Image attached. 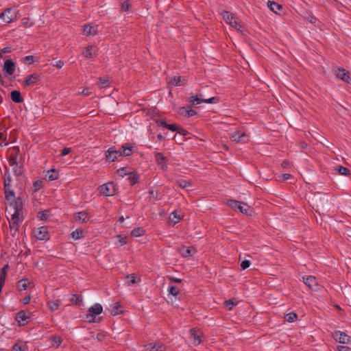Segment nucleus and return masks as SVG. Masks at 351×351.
<instances>
[{
	"instance_id": "obj_44",
	"label": "nucleus",
	"mask_w": 351,
	"mask_h": 351,
	"mask_svg": "<svg viewBox=\"0 0 351 351\" xmlns=\"http://www.w3.org/2000/svg\"><path fill=\"white\" fill-rule=\"evenodd\" d=\"M28 287V282L26 279H22L18 282V288L20 290H26Z\"/></svg>"
},
{
	"instance_id": "obj_41",
	"label": "nucleus",
	"mask_w": 351,
	"mask_h": 351,
	"mask_svg": "<svg viewBox=\"0 0 351 351\" xmlns=\"http://www.w3.org/2000/svg\"><path fill=\"white\" fill-rule=\"evenodd\" d=\"M167 291L169 293L172 295L173 296H177L180 293L179 289L177 287L173 286L172 285H169Z\"/></svg>"
},
{
	"instance_id": "obj_18",
	"label": "nucleus",
	"mask_w": 351,
	"mask_h": 351,
	"mask_svg": "<svg viewBox=\"0 0 351 351\" xmlns=\"http://www.w3.org/2000/svg\"><path fill=\"white\" fill-rule=\"evenodd\" d=\"M97 32V25L87 24L84 26L83 33L86 36H95Z\"/></svg>"
},
{
	"instance_id": "obj_49",
	"label": "nucleus",
	"mask_w": 351,
	"mask_h": 351,
	"mask_svg": "<svg viewBox=\"0 0 351 351\" xmlns=\"http://www.w3.org/2000/svg\"><path fill=\"white\" fill-rule=\"evenodd\" d=\"M43 182L41 180L34 181L33 183V190L34 192L38 191L42 187Z\"/></svg>"
},
{
	"instance_id": "obj_8",
	"label": "nucleus",
	"mask_w": 351,
	"mask_h": 351,
	"mask_svg": "<svg viewBox=\"0 0 351 351\" xmlns=\"http://www.w3.org/2000/svg\"><path fill=\"white\" fill-rule=\"evenodd\" d=\"M29 314L30 313L29 312L25 311H21L19 312L15 317V320L18 323V325L21 326L28 324V322L31 319Z\"/></svg>"
},
{
	"instance_id": "obj_63",
	"label": "nucleus",
	"mask_w": 351,
	"mask_h": 351,
	"mask_svg": "<svg viewBox=\"0 0 351 351\" xmlns=\"http://www.w3.org/2000/svg\"><path fill=\"white\" fill-rule=\"evenodd\" d=\"M64 63L62 60H58V62H56L55 66L57 68L61 69L64 66Z\"/></svg>"
},
{
	"instance_id": "obj_40",
	"label": "nucleus",
	"mask_w": 351,
	"mask_h": 351,
	"mask_svg": "<svg viewBox=\"0 0 351 351\" xmlns=\"http://www.w3.org/2000/svg\"><path fill=\"white\" fill-rule=\"evenodd\" d=\"M144 234L145 230L143 228H136L131 232L132 236L135 237L143 236Z\"/></svg>"
},
{
	"instance_id": "obj_31",
	"label": "nucleus",
	"mask_w": 351,
	"mask_h": 351,
	"mask_svg": "<svg viewBox=\"0 0 351 351\" xmlns=\"http://www.w3.org/2000/svg\"><path fill=\"white\" fill-rule=\"evenodd\" d=\"M176 184L181 189H186L192 186V182L191 181L182 179L176 180Z\"/></svg>"
},
{
	"instance_id": "obj_22",
	"label": "nucleus",
	"mask_w": 351,
	"mask_h": 351,
	"mask_svg": "<svg viewBox=\"0 0 351 351\" xmlns=\"http://www.w3.org/2000/svg\"><path fill=\"white\" fill-rule=\"evenodd\" d=\"M75 220L80 223H86L90 219L89 214L86 211H81L75 215Z\"/></svg>"
},
{
	"instance_id": "obj_34",
	"label": "nucleus",
	"mask_w": 351,
	"mask_h": 351,
	"mask_svg": "<svg viewBox=\"0 0 351 351\" xmlns=\"http://www.w3.org/2000/svg\"><path fill=\"white\" fill-rule=\"evenodd\" d=\"M120 152V156H130L132 154V147H125L122 146L119 149Z\"/></svg>"
},
{
	"instance_id": "obj_25",
	"label": "nucleus",
	"mask_w": 351,
	"mask_h": 351,
	"mask_svg": "<svg viewBox=\"0 0 351 351\" xmlns=\"http://www.w3.org/2000/svg\"><path fill=\"white\" fill-rule=\"evenodd\" d=\"M230 136L232 141L239 143L243 141V138L245 136V134L240 131H234L230 134Z\"/></svg>"
},
{
	"instance_id": "obj_20",
	"label": "nucleus",
	"mask_w": 351,
	"mask_h": 351,
	"mask_svg": "<svg viewBox=\"0 0 351 351\" xmlns=\"http://www.w3.org/2000/svg\"><path fill=\"white\" fill-rule=\"evenodd\" d=\"M4 188L6 199L8 201H14L15 198L14 193L13 191L10 190V184H7L6 180H5Z\"/></svg>"
},
{
	"instance_id": "obj_16",
	"label": "nucleus",
	"mask_w": 351,
	"mask_h": 351,
	"mask_svg": "<svg viewBox=\"0 0 351 351\" xmlns=\"http://www.w3.org/2000/svg\"><path fill=\"white\" fill-rule=\"evenodd\" d=\"M15 63L11 59L6 60L3 64V71L8 75H12L15 72Z\"/></svg>"
},
{
	"instance_id": "obj_57",
	"label": "nucleus",
	"mask_w": 351,
	"mask_h": 351,
	"mask_svg": "<svg viewBox=\"0 0 351 351\" xmlns=\"http://www.w3.org/2000/svg\"><path fill=\"white\" fill-rule=\"evenodd\" d=\"M338 351H351V348L345 346H339L337 348Z\"/></svg>"
},
{
	"instance_id": "obj_45",
	"label": "nucleus",
	"mask_w": 351,
	"mask_h": 351,
	"mask_svg": "<svg viewBox=\"0 0 351 351\" xmlns=\"http://www.w3.org/2000/svg\"><path fill=\"white\" fill-rule=\"evenodd\" d=\"M71 236L74 239H80L83 237V231L82 230L77 229L72 232Z\"/></svg>"
},
{
	"instance_id": "obj_11",
	"label": "nucleus",
	"mask_w": 351,
	"mask_h": 351,
	"mask_svg": "<svg viewBox=\"0 0 351 351\" xmlns=\"http://www.w3.org/2000/svg\"><path fill=\"white\" fill-rule=\"evenodd\" d=\"M332 336L337 341L342 344H348L350 340V337L346 333L339 330L335 331Z\"/></svg>"
},
{
	"instance_id": "obj_37",
	"label": "nucleus",
	"mask_w": 351,
	"mask_h": 351,
	"mask_svg": "<svg viewBox=\"0 0 351 351\" xmlns=\"http://www.w3.org/2000/svg\"><path fill=\"white\" fill-rule=\"evenodd\" d=\"M182 256L189 257L192 256V250L190 247H182L179 250Z\"/></svg>"
},
{
	"instance_id": "obj_17",
	"label": "nucleus",
	"mask_w": 351,
	"mask_h": 351,
	"mask_svg": "<svg viewBox=\"0 0 351 351\" xmlns=\"http://www.w3.org/2000/svg\"><path fill=\"white\" fill-rule=\"evenodd\" d=\"M119 156H120L119 150H116L112 147L109 148L106 152V158L110 162H114Z\"/></svg>"
},
{
	"instance_id": "obj_62",
	"label": "nucleus",
	"mask_w": 351,
	"mask_h": 351,
	"mask_svg": "<svg viewBox=\"0 0 351 351\" xmlns=\"http://www.w3.org/2000/svg\"><path fill=\"white\" fill-rule=\"evenodd\" d=\"M81 94L85 95V96H89L90 95V92L89 90V88H84L82 90V91L80 93Z\"/></svg>"
},
{
	"instance_id": "obj_56",
	"label": "nucleus",
	"mask_w": 351,
	"mask_h": 351,
	"mask_svg": "<svg viewBox=\"0 0 351 351\" xmlns=\"http://www.w3.org/2000/svg\"><path fill=\"white\" fill-rule=\"evenodd\" d=\"M25 62L28 64H32L35 62L34 57L33 56H27L25 57Z\"/></svg>"
},
{
	"instance_id": "obj_12",
	"label": "nucleus",
	"mask_w": 351,
	"mask_h": 351,
	"mask_svg": "<svg viewBox=\"0 0 351 351\" xmlns=\"http://www.w3.org/2000/svg\"><path fill=\"white\" fill-rule=\"evenodd\" d=\"M335 75L337 78L340 79L343 82L350 84L351 77L350 76L349 72L346 71L343 68H338L335 71Z\"/></svg>"
},
{
	"instance_id": "obj_28",
	"label": "nucleus",
	"mask_w": 351,
	"mask_h": 351,
	"mask_svg": "<svg viewBox=\"0 0 351 351\" xmlns=\"http://www.w3.org/2000/svg\"><path fill=\"white\" fill-rule=\"evenodd\" d=\"M179 112L181 114L186 115L189 117H193L197 114L196 111L186 107L180 108Z\"/></svg>"
},
{
	"instance_id": "obj_13",
	"label": "nucleus",
	"mask_w": 351,
	"mask_h": 351,
	"mask_svg": "<svg viewBox=\"0 0 351 351\" xmlns=\"http://www.w3.org/2000/svg\"><path fill=\"white\" fill-rule=\"evenodd\" d=\"M302 280L311 289L314 291L317 290L318 283L315 277L313 276H304L302 277Z\"/></svg>"
},
{
	"instance_id": "obj_32",
	"label": "nucleus",
	"mask_w": 351,
	"mask_h": 351,
	"mask_svg": "<svg viewBox=\"0 0 351 351\" xmlns=\"http://www.w3.org/2000/svg\"><path fill=\"white\" fill-rule=\"evenodd\" d=\"M267 5L269 8L275 13H277L279 10L282 9V6L274 1H269L267 3Z\"/></svg>"
},
{
	"instance_id": "obj_19",
	"label": "nucleus",
	"mask_w": 351,
	"mask_h": 351,
	"mask_svg": "<svg viewBox=\"0 0 351 351\" xmlns=\"http://www.w3.org/2000/svg\"><path fill=\"white\" fill-rule=\"evenodd\" d=\"M40 80V77L39 75L36 74V73L32 74V75H29L28 77H27V78L25 79V80L24 82V86H33V85L36 84Z\"/></svg>"
},
{
	"instance_id": "obj_5",
	"label": "nucleus",
	"mask_w": 351,
	"mask_h": 351,
	"mask_svg": "<svg viewBox=\"0 0 351 351\" xmlns=\"http://www.w3.org/2000/svg\"><path fill=\"white\" fill-rule=\"evenodd\" d=\"M227 204L232 208L239 210L241 213H244L247 215H251L252 210L246 204L237 200H228Z\"/></svg>"
},
{
	"instance_id": "obj_6",
	"label": "nucleus",
	"mask_w": 351,
	"mask_h": 351,
	"mask_svg": "<svg viewBox=\"0 0 351 351\" xmlns=\"http://www.w3.org/2000/svg\"><path fill=\"white\" fill-rule=\"evenodd\" d=\"M18 12H14L12 8H6L0 14V19L7 23H10L17 19Z\"/></svg>"
},
{
	"instance_id": "obj_54",
	"label": "nucleus",
	"mask_w": 351,
	"mask_h": 351,
	"mask_svg": "<svg viewBox=\"0 0 351 351\" xmlns=\"http://www.w3.org/2000/svg\"><path fill=\"white\" fill-rule=\"evenodd\" d=\"M22 25L25 27H29L32 25V23L29 21V19L24 18L22 20Z\"/></svg>"
},
{
	"instance_id": "obj_10",
	"label": "nucleus",
	"mask_w": 351,
	"mask_h": 351,
	"mask_svg": "<svg viewBox=\"0 0 351 351\" xmlns=\"http://www.w3.org/2000/svg\"><path fill=\"white\" fill-rule=\"evenodd\" d=\"M13 151L15 152L14 154H11L9 158V164L11 167H13V170L14 173L17 175L21 173L20 169H18V163H17V157L16 155L19 152L18 148H14Z\"/></svg>"
},
{
	"instance_id": "obj_51",
	"label": "nucleus",
	"mask_w": 351,
	"mask_h": 351,
	"mask_svg": "<svg viewBox=\"0 0 351 351\" xmlns=\"http://www.w3.org/2000/svg\"><path fill=\"white\" fill-rule=\"evenodd\" d=\"M72 301L75 302L77 304L81 305L83 303L82 297L77 295H73L72 297Z\"/></svg>"
},
{
	"instance_id": "obj_1",
	"label": "nucleus",
	"mask_w": 351,
	"mask_h": 351,
	"mask_svg": "<svg viewBox=\"0 0 351 351\" xmlns=\"http://www.w3.org/2000/svg\"><path fill=\"white\" fill-rule=\"evenodd\" d=\"M224 21L237 30H240L241 24L240 19L233 13L222 10L220 13Z\"/></svg>"
},
{
	"instance_id": "obj_4",
	"label": "nucleus",
	"mask_w": 351,
	"mask_h": 351,
	"mask_svg": "<svg viewBox=\"0 0 351 351\" xmlns=\"http://www.w3.org/2000/svg\"><path fill=\"white\" fill-rule=\"evenodd\" d=\"M22 221L23 215L21 208L16 206L14 208V213L12 215L11 219L9 220L10 228L14 229L16 231Z\"/></svg>"
},
{
	"instance_id": "obj_9",
	"label": "nucleus",
	"mask_w": 351,
	"mask_h": 351,
	"mask_svg": "<svg viewBox=\"0 0 351 351\" xmlns=\"http://www.w3.org/2000/svg\"><path fill=\"white\" fill-rule=\"evenodd\" d=\"M34 236L38 240H47L49 239V232L47 228L45 226H40L35 228L33 232Z\"/></svg>"
},
{
	"instance_id": "obj_53",
	"label": "nucleus",
	"mask_w": 351,
	"mask_h": 351,
	"mask_svg": "<svg viewBox=\"0 0 351 351\" xmlns=\"http://www.w3.org/2000/svg\"><path fill=\"white\" fill-rule=\"evenodd\" d=\"M117 237L118 241L121 245H123L127 243L126 237H123V236L119 234Z\"/></svg>"
},
{
	"instance_id": "obj_36",
	"label": "nucleus",
	"mask_w": 351,
	"mask_h": 351,
	"mask_svg": "<svg viewBox=\"0 0 351 351\" xmlns=\"http://www.w3.org/2000/svg\"><path fill=\"white\" fill-rule=\"evenodd\" d=\"M121 307V304L119 302H116L112 306L111 314L112 315H117L121 313L122 311L120 309Z\"/></svg>"
},
{
	"instance_id": "obj_14",
	"label": "nucleus",
	"mask_w": 351,
	"mask_h": 351,
	"mask_svg": "<svg viewBox=\"0 0 351 351\" xmlns=\"http://www.w3.org/2000/svg\"><path fill=\"white\" fill-rule=\"evenodd\" d=\"M190 335L195 346H198L202 343V332L200 330L191 328L190 330Z\"/></svg>"
},
{
	"instance_id": "obj_27",
	"label": "nucleus",
	"mask_w": 351,
	"mask_h": 351,
	"mask_svg": "<svg viewBox=\"0 0 351 351\" xmlns=\"http://www.w3.org/2000/svg\"><path fill=\"white\" fill-rule=\"evenodd\" d=\"M10 97L12 100L16 104L21 103L23 101L21 93L18 90H12L10 93Z\"/></svg>"
},
{
	"instance_id": "obj_3",
	"label": "nucleus",
	"mask_w": 351,
	"mask_h": 351,
	"mask_svg": "<svg viewBox=\"0 0 351 351\" xmlns=\"http://www.w3.org/2000/svg\"><path fill=\"white\" fill-rule=\"evenodd\" d=\"M189 101L192 105L195 106L202 103L217 104L219 99L217 97H212L210 98L206 99L204 98V95L202 93H199L196 95L191 96Z\"/></svg>"
},
{
	"instance_id": "obj_43",
	"label": "nucleus",
	"mask_w": 351,
	"mask_h": 351,
	"mask_svg": "<svg viewBox=\"0 0 351 351\" xmlns=\"http://www.w3.org/2000/svg\"><path fill=\"white\" fill-rule=\"evenodd\" d=\"M131 8V3L129 2V0H125L121 3V11L122 12H128Z\"/></svg>"
},
{
	"instance_id": "obj_2",
	"label": "nucleus",
	"mask_w": 351,
	"mask_h": 351,
	"mask_svg": "<svg viewBox=\"0 0 351 351\" xmlns=\"http://www.w3.org/2000/svg\"><path fill=\"white\" fill-rule=\"evenodd\" d=\"M102 311V306L99 303H96L88 309L87 313L85 315V319L89 323L98 322L99 319H97V317L99 315Z\"/></svg>"
},
{
	"instance_id": "obj_47",
	"label": "nucleus",
	"mask_w": 351,
	"mask_h": 351,
	"mask_svg": "<svg viewBox=\"0 0 351 351\" xmlns=\"http://www.w3.org/2000/svg\"><path fill=\"white\" fill-rule=\"evenodd\" d=\"M47 176L50 181H53L58 179L57 175L54 173V169H51L47 171Z\"/></svg>"
},
{
	"instance_id": "obj_15",
	"label": "nucleus",
	"mask_w": 351,
	"mask_h": 351,
	"mask_svg": "<svg viewBox=\"0 0 351 351\" xmlns=\"http://www.w3.org/2000/svg\"><path fill=\"white\" fill-rule=\"evenodd\" d=\"M154 157L157 165L160 167V169L162 170H166L167 168V159L162 155V154L156 152L154 154Z\"/></svg>"
},
{
	"instance_id": "obj_24",
	"label": "nucleus",
	"mask_w": 351,
	"mask_h": 351,
	"mask_svg": "<svg viewBox=\"0 0 351 351\" xmlns=\"http://www.w3.org/2000/svg\"><path fill=\"white\" fill-rule=\"evenodd\" d=\"M125 280V283L129 286L141 282V278L139 277H137L134 274H129L126 276Z\"/></svg>"
},
{
	"instance_id": "obj_58",
	"label": "nucleus",
	"mask_w": 351,
	"mask_h": 351,
	"mask_svg": "<svg viewBox=\"0 0 351 351\" xmlns=\"http://www.w3.org/2000/svg\"><path fill=\"white\" fill-rule=\"evenodd\" d=\"M225 304L229 310L232 309V306L234 305V302L232 300L226 301Z\"/></svg>"
},
{
	"instance_id": "obj_21",
	"label": "nucleus",
	"mask_w": 351,
	"mask_h": 351,
	"mask_svg": "<svg viewBox=\"0 0 351 351\" xmlns=\"http://www.w3.org/2000/svg\"><path fill=\"white\" fill-rule=\"evenodd\" d=\"M159 123L161 126H162L172 132H178V133H182V134L184 135V131L182 130V132H181V130L180 128H178L174 124H168L164 120H160Z\"/></svg>"
},
{
	"instance_id": "obj_64",
	"label": "nucleus",
	"mask_w": 351,
	"mask_h": 351,
	"mask_svg": "<svg viewBox=\"0 0 351 351\" xmlns=\"http://www.w3.org/2000/svg\"><path fill=\"white\" fill-rule=\"evenodd\" d=\"M30 300H31L30 296H26V297H25V298H23V303L24 304H29V303Z\"/></svg>"
},
{
	"instance_id": "obj_33",
	"label": "nucleus",
	"mask_w": 351,
	"mask_h": 351,
	"mask_svg": "<svg viewBox=\"0 0 351 351\" xmlns=\"http://www.w3.org/2000/svg\"><path fill=\"white\" fill-rule=\"evenodd\" d=\"M51 347L57 348L62 343V339L58 336H52L51 338Z\"/></svg>"
},
{
	"instance_id": "obj_42",
	"label": "nucleus",
	"mask_w": 351,
	"mask_h": 351,
	"mask_svg": "<svg viewBox=\"0 0 351 351\" xmlns=\"http://www.w3.org/2000/svg\"><path fill=\"white\" fill-rule=\"evenodd\" d=\"M13 351H26L27 346L25 343H15L12 346Z\"/></svg>"
},
{
	"instance_id": "obj_55",
	"label": "nucleus",
	"mask_w": 351,
	"mask_h": 351,
	"mask_svg": "<svg viewBox=\"0 0 351 351\" xmlns=\"http://www.w3.org/2000/svg\"><path fill=\"white\" fill-rule=\"evenodd\" d=\"M8 143L5 142V137L3 134L0 132V147L5 146Z\"/></svg>"
},
{
	"instance_id": "obj_46",
	"label": "nucleus",
	"mask_w": 351,
	"mask_h": 351,
	"mask_svg": "<svg viewBox=\"0 0 351 351\" xmlns=\"http://www.w3.org/2000/svg\"><path fill=\"white\" fill-rule=\"evenodd\" d=\"M49 214H50V213L48 210H45L42 212H40L38 214V217L40 220H46L49 217Z\"/></svg>"
},
{
	"instance_id": "obj_50",
	"label": "nucleus",
	"mask_w": 351,
	"mask_h": 351,
	"mask_svg": "<svg viewBox=\"0 0 351 351\" xmlns=\"http://www.w3.org/2000/svg\"><path fill=\"white\" fill-rule=\"evenodd\" d=\"M338 171L341 175L343 176H348L350 173V171L348 168L342 166L339 167Z\"/></svg>"
},
{
	"instance_id": "obj_59",
	"label": "nucleus",
	"mask_w": 351,
	"mask_h": 351,
	"mask_svg": "<svg viewBox=\"0 0 351 351\" xmlns=\"http://www.w3.org/2000/svg\"><path fill=\"white\" fill-rule=\"evenodd\" d=\"M0 51L1 53V55L3 53H8L11 52V48L10 47H5L2 49H0Z\"/></svg>"
},
{
	"instance_id": "obj_26",
	"label": "nucleus",
	"mask_w": 351,
	"mask_h": 351,
	"mask_svg": "<svg viewBox=\"0 0 351 351\" xmlns=\"http://www.w3.org/2000/svg\"><path fill=\"white\" fill-rule=\"evenodd\" d=\"M8 267V265H5L0 271V291L5 284Z\"/></svg>"
},
{
	"instance_id": "obj_7",
	"label": "nucleus",
	"mask_w": 351,
	"mask_h": 351,
	"mask_svg": "<svg viewBox=\"0 0 351 351\" xmlns=\"http://www.w3.org/2000/svg\"><path fill=\"white\" fill-rule=\"evenodd\" d=\"M101 194L105 196H112L117 191V186L113 182H108L99 188Z\"/></svg>"
},
{
	"instance_id": "obj_60",
	"label": "nucleus",
	"mask_w": 351,
	"mask_h": 351,
	"mask_svg": "<svg viewBox=\"0 0 351 351\" xmlns=\"http://www.w3.org/2000/svg\"><path fill=\"white\" fill-rule=\"evenodd\" d=\"M71 152V148H69V147H64L62 152H61V155L62 156H66L67 154H69V153Z\"/></svg>"
},
{
	"instance_id": "obj_29",
	"label": "nucleus",
	"mask_w": 351,
	"mask_h": 351,
	"mask_svg": "<svg viewBox=\"0 0 351 351\" xmlns=\"http://www.w3.org/2000/svg\"><path fill=\"white\" fill-rule=\"evenodd\" d=\"M61 304H62V302L60 300H55L53 301H49L47 302V306H48L49 308L50 309V311H55L57 309H58V308L60 307V306Z\"/></svg>"
},
{
	"instance_id": "obj_35",
	"label": "nucleus",
	"mask_w": 351,
	"mask_h": 351,
	"mask_svg": "<svg viewBox=\"0 0 351 351\" xmlns=\"http://www.w3.org/2000/svg\"><path fill=\"white\" fill-rule=\"evenodd\" d=\"M182 79L180 76H173L171 78L169 84L176 86H182L183 83L182 82Z\"/></svg>"
},
{
	"instance_id": "obj_38",
	"label": "nucleus",
	"mask_w": 351,
	"mask_h": 351,
	"mask_svg": "<svg viewBox=\"0 0 351 351\" xmlns=\"http://www.w3.org/2000/svg\"><path fill=\"white\" fill-rule=\"evenodd\" d=\"M297 318H298V315L294 312L289 313L286 314L285 316V321L290 322V323L295 322L297 319Z\"/></svg>"
},
{
	"instance_id": "obj_23",
	"label": "nucleus",
	"mask_w": 351,
	"mask_h": 351,
	"mask_svg": "<svg viewBox=\"0 0 351 351\" xmlns=\"http://www.w3.org/2000/svg\"><path fill=\"white\" fill-rule=\"evenodd\" d=\"M145 347L150 351H165V346L160 343H149Z\"/></svg>"
},
{
	"instance_id": "obj_39",
	"label": "nucleus",
	"mask_w": 351,
	"mask_h": 351,
	"mask_svg": "<svg viewBox=\"0 0 351 351\" xmlns=\"http://www.w3.org/2000/svg\"><path fill=\"white\" fill-rule=\"evenodd\" d=\"M93 49H94V47L93 46H89V47H86V49L84 50V51L83 52V56L86 58H92L94 56L93 52Z\"/></svg>"
},
{
	"instance_id": "obj_30",
	"label": "nucleus",
	"mask_w": 351,
	"mask_h": 351,
	"mask_svg": "<svg viewBox=\"0 0 351 351\" xmlns=\"http://www.w3.org/2000/svg\"><path fill=\"white\" fill-rule=\"evenodd\" d=\"M169 221L172 222L173 224L178 223L182 219L181 215L177 210L173 211L169 215Z\"/></svg>"
},
{
	"instance_id": "obj_61",
	"label": "nucleus",
	"mask_w": 351,
	"mask_h": 351,
	"mask_svg": "<svg viewBox=\"0 0 351 351\" xmlns=\"http://www.w3.org/2000/svg\"><path fill=\"white\" fill-rule=\"evenodd\" d=\"M291 178V176L289 173H284L281 176V178L282 180L285 181V180H288L289 179H290Z\"/></svg>"
},
{
	"instance_id": "obj_52",
	"label": "nucleus",
	"mask_w": 351,
	"mask_h": 351,
	"mask_svg": "<svg viewBox=\"0 0 351 351\" xmlns=\"http://www.w3.org/2000/svg\"><path fill=\"white\" fill-rule=\"evenodd\" d=\"M251 265V262L249 260H245L241 262L240 266L243 270L247 269Z\"/></svg>"
},
{
	"instance_id": "obj_48",
	"label": "nucleus",
	"mask_w": 351,
	"mask_h": 351,
	"mask_svg": "<svg viewBox=\"0 0 351 351\" xmlns=\"http://www.w3.org/2000/svg\"><path fill=\"white\" fill-rule=\"evenodd\" d=\"M98 85L100 88L107 87L109 85V80L107 78H100Z\"/></svg>"
}]
</instances>
